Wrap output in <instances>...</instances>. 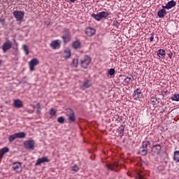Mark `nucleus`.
<instances>
[{
    "label": "nucleus",
    "mask_w": 179,
    "mask_h": 179,
    "mask_svg": "<svg viewBox=\"0 0 179 179\" xmlns=\"http://www.w3.org/2000/svg\"><path fill=\"white\" fill-rule=\"evenodd\" d=\"M0 22L2 23V24H5V19L4 18H0Z\"/></svg>",
    "instance_id": "obj_43"
},
{
    "label": "nucleus",
    "mask_w": 179,
    "mask_h": 179,
    "mask_svg": "<svg viewBox=\"0 0 179 179\" xmlns=\"http://www.w3.org/2000/svg\"><path fill=\"white\" fill-rule=\"evenodd\" d=\"M125 129V127H124V125H122L120 127V130H119V134L121 135V136H124V131Z\"/></svg>",
    "instance_id": "obj_30"
},
{
    "label": "nucleus",
    "mask_w": 179,
    "mask_h": 179,
    "mask_svg": "<svg viewBox=\"0 0 179 179\" xmlns=\"http://www.w3.org/2000/svg\"><path fill=\"white\" fill-rule=\"evenodd\" d=\"M108 73L110 76H113V75H114V73H115V69H110V70H108Z\"/></svg>",
    "instance_id": "obj_34"
},
{
    "label": "nucleus",
    "mask_w": 179,
    "mask_h": 179,
    "mask_svg": "<svg viewBox=\"0 0 179 179\" xmlns=\"http://www.w3.org/2000/svg\"><path fill=\"white\" fill-rule=\"evenodd\" d=\"M3 156H5V154L3 153L2 151H0V159H2V157H3Z\"/></svg>",
    "instance_id": "obj_44"
},
{
    "label": "nucleus",
    "mask_w": 179,
    "mask_h": 179,
    "mask_svg": "<svg viewBox=\"0 0 179 179\" xmlns=\"http://www.w3.org/2000/svg\"><path fill=\"white\" fill-rule=\"evenodd\" d=\"M113 26H115V27H116L117 29H118V26H119L118 21L114 20V21L113 22Z\"/></svg>",
    "instance_id": "obj_37"
},
{
    "label": "nucleus",
    "mask_w": 179,
    "mask_h": 179,
    "mask_svg": "<svg viewBox=\"0 0 179 179\" xmlns=\"http://www.w3.org/2000/svg\"><path fill=\"white\" fill-rule=\"evenodd\" d=\"M83 86L85 89H89L92 86V82L90 80H87L83 83Z\"/></svg>",
    "instance_id": "obj_25"
},
{
    "label": "nucleus",
    "mask_w": 179,
    "mask_h": 179,
    "mask_svg": "<svg viewBox=\"0 0 179 179\" xmlns=\"http://www.w3.org/2000/svg\"><path fill=\"white\" fill-rule=\"evenodd\" d=\"M166 8H162L160 10L158 11L157 13V16L162 19V17H164L166 15H167V11L165 10Z\"/></svg>",
    "instance_id": "obj_20"
},
{
    "label": "nucleus",
    "mask_w": 179,
    "mask_h": 179,
    "mask_svg": "<svg viewBox=\"0 0 179 179\" xmlns=\"http://www.w3.org/2000/svg\"><path fill=\"white\" fill-rule=\"evenodd\" d=\"M137 179H145V178H143V176H142L141 174H138L137 176Z\"/></svg>",
    "instance_id": "obj_41"
},
{
    "label": "nucleus",
    "mask_w": 179,
    "mask_h": 179,
    "mask_svg": "<svg viewBox=\"0 0 179 179\" xmlns=\"http://www.w3.org/2000/svg\"><path fill=\"white\" fill-rule=\"evenodd\" d=\"M157 54L159 58L164 59V57H166V50H164L163 49H159V50H158Z\"/></svg>",
    "instance_id": "obj_22"
},
{
    "label": "nucleus",
    "mask_w": 179,
    "mask_h": 179,
    "mask_svg": "<svg viewBox=\"0 0 179 179\" xmlns=\"http://www.w3.org/2000/svg\"><path fill=\"white\" fill-rule=\"evenodd\" d=\"M91 16L92 17H93V19H94L95 20H97V22H100L101 19H107L110 16V12L102 11L96 14L92 13L91 14Z\"/></svg>",
    "instance_id": "obj_1"
},
{
    "label": "nucleus",
    "mask_w": 179,
    "mask_h": 179,
    "mask_svg": "<svg viewBox=\"0 0 179 179\" xmlns=\"http://www.w3.org/2000/svg\"><path fill=\"white\" fill-rule=\"evenodd\" d=\"M171 99L173 101H179V94H175Z\"/></svg>",
    "instance_id": "obj_28"
},
{
    "label": "nucleus",
    "mask_w": 179,
    "mask_h": 179,
    "mask_svg": "<svg viewBox=\"0 0 179 179\" xmlns=\"http://www.w3.org/2000/svg\"><path fill=\"white\" fill-rule=\"evenodd\" d=\"M78 59H73V61H72V63H71V65L73 66H74V68H76V66H78Z\"/></svg>",
    "instance_id": "obj_29"
},
{
    "label": "nucleus",
    "mask_w": 179,
    "mask_h": 179,
    "mask_svg": "<svg viewBox=\"0 0 179 179\" xmlns=\"http://www.w3.org/2000/svg\"><path fill=\"white\" fill-rule=\"evenodd\" d=\"M34 145H36L34 140H27L24 142L25 149H29V150H34Z\"/></svg>",
    "instance_id": "obj_7"
},
{
    "label": "nucleus",
    "mask_w": 179,
    "mask_h": 179,
    "mask_svg": "<svg viewBox=\"0 0 179 179\" xmlns=\"http://www.w3.org/2000/svg\"><path fill=\"white\" fill-rule=\"evenodd\" d=\"M0 152H2L5 155V153H8V152H9V148H8L7 147H4L1 148Z\"/></svg>",
    "instance_id": "obj_33"
},
{
    "label": "nucleus",
    "mask_w": 179,
    "mask_h": 179,
    "mask_svg": "<svg viewBox=\"0 0 179 179\" xmlns=\"http://www.w3.org/2000/svg\"><path fill=\"white\" fill-rule=\"evenodd\" d=\"M85 34H87L88 37H93V36L96 34V29L92 27H87L85 29Z\"/></svg>",
    "instance_id": "obj_16"
},
{
    "label": "nucleus",
    "mask_w": 179,
    "mask_h": 179,
    "mask_svg": "<svg viewBox=\"0 0 179 179\" xmlns=\"http://www.w3.org/2000/svg\"><path fill=\"white\" fill-rule=\"evenodd\" d=\"M23 138H26V133L24 132H18L10 135L8 137V141L10 143H12L15 141V139H23Z\"/></svg>",
    "instance_id": "obj_4"
},
{
    "label": "nucleus",
    "mask_w": 179,
    "mask_h": 179,
    "mask_svg": "<svg viewBox=\"0 0 179 179\" xmlns=\"http://www.w3.org/2000/svg\"><path fill=\"white\" fill-rule=\"evenodd\" d=\"M133 81H134V76H132V75L127 76L124 79V82L128 85H129V83H131V82H133Z\"/></svg>",
    "instance_id": "obj_24"
},
{
    "label": "nucleus",
    "mask_w": 179,
    "mask_h": 179,
    "mask_svg": "<svg viewBox=\"0 0 179 179\" xmlns=\"http://www.w3.org/2000/svg\"><path fill=\"white\" fill-rule=\"evenodd\" d=\"M62 38L63 39L64 43H69V41H71V34L68 33V34H64L62 36Z\"/></svg>",
    "instance_id": "obj_19"
},
{
    "label": "nucleus",
    "mask_w": 179,
    "mask_h": 179,
    "mask_svg": "<svg viewBox=\"0 0 179 179\" xmlns=\"http://www.w3.org/2000/svg\"><path fill=\"white\" fill-rule=\"evenodd\" d=\"M118 166V162H114L113 164H107V169L108 170L115 171V169H117Z\"/></svg>",
    "instance_id": "obj_18"
},
{
    "label": "nucleus",
    "mask_w": 179,
    "mask_h": 179,
    "mask_svg": "<svg viewBox=\"0 0 179 179\" xmlns=\"http://www.w3.org/2000/svg\"><path fill=\"white\" fill-rule=\"evenodd\" d=\"M48 25L50 24V22L48 24H47Z\"/></svg>",
    "instance_id": "obj_46"
},
{
    "label": "nucleus",
    "mask_w": 179,
    "mask_h": 179,
    "mask_svg": "<svg viewBox=\"0 0 179 179\" xmlns=\"http://www.w3.org/2000/svg\"><path fill=\"white\" fill-rule=\"evenodd\" d=\"M150 145V142L145 141L142 143L141 147L138 150V154L141 156H146L148 155V146Z\"/></svg>",
    "instance_id": "obj_2"
},
{
    "label": "nucleus",
    "mask_w": 179,
    "mask_h": 179,
    "mask_svg": "<svg viewBox=\"0 0 179 179\" xmlns=\"http://www.w3.org/2000/svg\"><path fill=\"white\" fill-rule=\"evenodd\" d=\"M177 5V2L174 0H171L169 1L166 6H162L163 9H167L168 10L169 9H171V8H174Z\"/></svg>",
    "instance_id": "obj_15"
},
{
    "label": "nucleus",
    "mask_w": 179,
    "mask_h": 179,
    "mask_svg": "<svg viewBox=\"0 0 179 179\" xmlns=\"http://www.w3.org/2000/svg\"><path fill=\"white\" fill-rule=\"evenodd\" d=\"M90 62H92V58H90L89 55L84 56L83 59L81 60L82 68L87 69V66L90 64Z\"/></svg>",
    "instance_id": "obj_6"
},
{
    "label": "nucleus",
    "mask_w": 179,
    "mask_h": 179,
    "mask_svg": "<svg viewBox=\"0 0 179 179\" xmlns=\"http://www.w3.org/2000/svg\"><path fill=\"white\" fill-rule=\"evenodd\" d=\"M71 50L69 48H66L64 51V58L68 59L69 58H71Z\"/></svg>",
    "instance_id": "obj_21"
},
{
    "label": "nucleus",
    "mask_w": 179,
    "mask_h": 179,
    "mask_svg": "<svg viewBox=\"0 0 179 179\" xmlns=\"http://www.w3.org/2000/svg\"><path fill=\"white\" fill-rule=\"evenodd\" d=\"M0 65H1V61H0Z\"/></svg>",
    "instance_id": "obj_47"
},
{
    "label": "nucleus",
    "mask_w": 179,
    "mask_h": 179,
    "mask_svg": "<svg viewBox=\"0 0 179 179\" xmlns=\"http://www.w3.org/2000/svg\"><path fill=\"white\" fill-rule=\"evenodd\" d=\"M150 42H152V41H153V40H155V33H152L151 34H150Z\"/></svg>",
    "instance_id": "obj_38"
},
{
    "label": "nucleus",
    "mask_w": 179,
    "mask_h": 179,
    "mask_svg": "<svg viewBox=\"0 0 179 179\" xmlns=\"http://www.w3.org/2000/svg\"><path fill=\"white\" fill-rule=\"evenodd\" d=\"M151 152L153 156H157L162 152V145L160 144L153 145Z\"/></svg>",
    "instance_id": "obj_8"
},
{
    "label": "nucleus",
    "mask_w": 179,
    "mask_h": 179,
    "mask_svg": "<svg viewBox=\"0 0 179 179\" xmlns=\"http://www.w3.org/2000/svg\"><path fill=\"white\" fill-rule=\"evenodd\" d=\"M50 45L52 50H58L61 48V41L59 39L53 41Z\"/></svg>",
    "instance_id": "obj_10"
},
{
    "label": "nucleus",
    "mask_w": 179,
    "mask_h": 179,
    "mask_svg": "<svg viewBox=\"0 0 179 179\" xmlns=\"http://www.w3.org/2000/svg\"><path fill=\"white\" fill-rule=\"evenodd\" d=\"M11 48H12V42H10V41H6L1 46L3 52H6V51L9 50Z\"/></svg>",
    "instance_id": "obj_11"
},
{
    "label": "nucleus",
    "mask_w": 179,
    "mask_h": 179,
    "mask_svg": "<svg viewBox=\"0 0 179 179\" xmlns=\"http://www.w3.org/2000/svg\"><path fill=\"white\" fill-rule=\"evenodd\" d=\"M169 58H173V52H170L169 53L167 54Z\"/></svg>",
    "instance_id": "obj_42"
},
{
    "label": "nucleus",
    "mask_w": 179,
    "mask_h": 179,
    "mask_svg": "<svg viewBox=\"0 0 179 179\" xmlns=\"http://www.w3.org/2000/svg\"><path fill=\"white\" fill-rule=\"evenodd\" d=\"M71 1V2H75V1H76V0H70Z\"/></svg>",
    "instance_id": "obj_45"
},
{
    "label": "nucleus",
    "mask_w": 179,
    "mask_h": 179,
    "mask_svg": "<svg viewBox=\"0 0 179 179\" xmlns=\"http://www.w3.org/2000/svg\"><path fill=\"white\" fill-rule=\"evenodd\" d=\"M38 65V59L36 58L32 59L29 62V66L31 72H33L34 71V67Z\"/></svg>",
    "instance_id": "obj_12"
},
{
    "label": "nucleus",
    "mask_w": 179,
    "mask_h": 179,
    "mask_svg": "<svg viewBox=\"0 0 179 179\" xmlns=\"http://www.w3.org/2000/svg\"><path fill=\"white\" fill-rule=\"evenodd\" d=\"M13 169L15 173H22L23 168L20 162H14L12 165Z\"/></svg>",
    "instance_id": "obj_9"
},
{
    "label": "nucleus",
    "mask_w": 179,
    "mask_h": 179,
    "mask_svg": "<svg viewBox=\"0 0 179 179\" xmlns=\"http://www.w3.org/2000/svg\"><path fill=\"white\" fill-rule=\"evenodd\" d=\"M14 107L16 108H21V107H23V103H22V101L16 99L14 101Z\"/></svg>",
    "instance_id": "obj_23"
},
{
    "label": "nucleus",
    "mask_w": 179,
    "mask_h": 179,
    "mask_svg": "<svg viewBox=\"0 0 179 179\" xmlns=\"http://www.w3.org/2000/svg\"><path fill=\"white\" fill-rule=\"evenodd\" d=\"M57 114V110H55L54 108H51L50 110V115H51L52 117H54V115H55Z\"/></svg>",
    "instance_id": "obj_32"
},
{
    "label": "nucleus",
    "mask_w": 179,
    "mask_h": 179,
    "mask_svg": "<svg viewBox=\"0 0 179 179\" xmlns=\"http://www.w3.org/2000/svg\"><path fill=\"white\" fill-rule=\"evenodd\" d=\"M72 171H79V167L78 166V165H74L73 166H72Z\"/></svg>",
    "instance_id": "obj_36"
},
{
    "label": "nucleus",
    "mask_w": 179,
    "mask_h": 179,
    "mask_svg": "<svg viewBox=\"0 0 179 179\" xmlns=\"http://www.w3.org/2000/svg\"><path fill=\"white\" fill-rule=\"evenodd\" d=\"M37 106H38V109L36 110V113L38 114L41 113V106H40V103H37Z\"/></svg>",
    "instance_id": "obj_39"
},
{
    "label": "nucleus",
    "mask_w": 179,
    "mask_h": 179,
    "mask_svg": "<svg viewBox=\"0 0 179 179\" xmlns=\"http://www.w3.org/2000/svg\"><path fill=\"white\" fill-rule=\"evenodd\" d=\"M30 107H31V109H28V112H29V113H34V110L36 109V108L34 107V106L31 105Z\"/></svg>",
    "instance_id": "obj_35"
},
{
    "label": "nucleus",
    "mask_w": 179,
    "mask_h": 179,
    "mask_svg": "<svg viewBox=\"0 0 179 179\" xmlns=\"http://www.w3.org/2000/svg\"><path fill=\"white\" fill-rule=\"evenodd\" d=\"M14 17H15L17 22L22 23L23 18L24 17V13L22 10H15L13 12Z\"/></svg>",
    "instance_id": "obj_5"
},
{
    "label": "nucleus",
    "mask_w": 179,
    "mask_h": 179,
    "mask_svg": "<svg viewBox=\"0 0 179 179\" xmlns=\"http://www.w3.org/2000/svg\"><path fill=\"white\" fill-rule=\"evenodd\" d=\"M133 97H134L135 99H142V97H143V94H142L141 89L137 88L134 91Z\"/></svg>",
    "instance_id": "obj_14"
},
{
    "label": "nucleus",
    "mask_w": 179,
    "mask_h": 179,
    "mask_svg": "<svg viewBox=\"0 0 179 179\" xmlns=\"http://www.w3.org/2000/svg\"><path fill=\"white\" fill-rule=\"evenodd\" d=\"M81 1H85V0H81Z\"/></svg>",
    "instance_id": "obj_48"
},
{
    "label": "nucleus",
    "mask_w": 179,
    "mask_h": 179,
    "mask_svg": "<svg viewBox=\"0 0 179 179\" xmlns=\"http://www.w3.org/2000/svg\"><path fill=\"white\" fill-rule=\"evenodd\" d=\"M150 101H151V104H152V106H155V104H156V100L155 98H152Z\"/></svg>",
    "instance_id": "obj_40"
},
{
    "label": "nucleus",
    "mask_w": 179,
    "mask_h": 179,
    "mask_svg": "<svg viewBox=\"0 0 179 179\" xmlns=\"http://www.w3.org/2000/svg\"><path fill=\"white\" fill-rule=\"evenodd\" d=\"M22 50L24 51L26 55H29L30 54V52L29 51V48L26 45H22Z\"/></svg>",
    "instance_id": "obj_27"
},
{
    "label": "nucleus",
    "mask_w": 179,
    "mask_h": 179,
    "mask_svg": "<svg viewBox=\"0 0 179 179\" xmlns=\"http://www.w3.org/2000/svg\"><path fill=\"white\" fill-rule=\"evenodd\" d=\"M173 160L176 163H179V151L174 152Z\"/></svg>",
    "instance_id": "obj_26"
},
{
    "label": "nucleus",
    "mask_w": 179,
    "mask_h": 179,
    "mask_svg": "<svg viewBox=\"0 0 179 179\" xmlns=\"http://www.w3.org/2000/svg\"><path fill=\"white\" fill-rule=\"evenodd\" d=\"M64 122L65 118H64V117L61 116L57 118V122H59V124H64Z\"/></svg>",
    "instance_id": "obj_31"
},
{
    "label": "nucleus",
    "mask_w": 179,
    "mask_h": 179,
    "mask_svg": "<svg viewBox=\"0 0 179 179\" xmlns=\"http://www.w3.org/2000/svg\"><path fill=\"white\" fill-rule=\"evenodd\" d=\"M66 115L68 117L69 122L70 124L76 121V116H75V112L72 110V108L66 109Z\"/></svg>",
    "instance_id": "obj_3"
},
{
    "label": "nucleus",
    "mask_w": 179,
    "mask_h": 179,
    "mask_svg": "<svg viewBox=\"0 0 179 179\" xmlns=\"http://www.w3.org/2000/svg\"><path fill=\"white\" fill-rule=\"evenodd\" d=\"M43 163H50V159H48V157L38 158L35 163V166H40V164H43Z\"/></svg>",
    "instance_id": "obj_13"
},
{
    "label": "nucleus",
    "mask_w": 179,
    "mask_h": 179,
    "mask_svg": "<svg viewBox=\"0 0 179 179\" xmlns=\"http://www.w3.org/2000/svg\"><path fill=\"white\" fill-rule=\"evenodd\" d=\"M71 47L73 50H79L82 48V43L79 41H74L71 43Z\"/></svg>",
    "instance_id": "obj_17"
}]
</instances>
